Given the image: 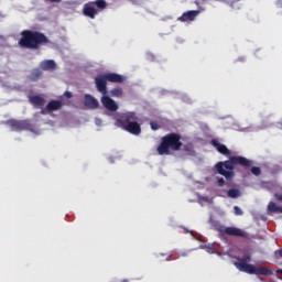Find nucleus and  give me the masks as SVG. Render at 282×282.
<instances>
[{
  "label": "nucleus",
  "instance_id": "30",
  "mask_svg": "<svg viewBox=\"0 0 282 282\" xmlns=\"http://www.w3.org/2000/svg\"><path fill=\"white\" fill-rule=\"evenodd\" d=\"M64 96H65L66 98H72L73 95H72V93H69V91H65V93H64Z\"/></svg>",
  "mask_w": 282,
  "mask_h": 282
},
{
  "label": "nucleus",
  "instance_id": "3",
  "mask_svg": "<svg viewBox=\"0 0 282 282\" xmlns=\"http://www.w3.org/2000/svg\"><path fill=\"white\" fill-rule=\"evenodd\" d=\"M115 127H118V129H122L132 135H140V133H142V123L135 111L119 113L115 121Z\"/></svg>",
  "mask_w": 282,
  "mask_h": 282
},
{
  "label": "nucleus",
  "instance_id": "34",
  "mask_svg": "<svg viewBox=\"0 0 282 282\" xmlns=\"http://www.w3.org/2000/svg\"><path fill=\"white\" fill-rule=\"evenodd\" d=\"M280 274L282 275V270H280Z\"/></svg>",
  "mask_w": 282,
  "mask_h": 282
},
{
  "label": "nucleus",
  "instance_id": "11",
  "mask_svg": "<svg viewBox=\"0 0 282 282\" xmlns=\"http://www.w3.org/2000/svg\"><path fill=\"white\" fill-rule=\"evenodd\" d=\"M9 124L12 131H25L30 127L28 120H10Z\"/></svg>",
  "mask_w": 282,
  "mask_h": 282
},
{
  "label": "nucleus",
  "instance_id": "31",
  "mask_svg": "<svg viewBox=\"0 0 282 282\" xmlns=\"http://www.w3.org/2000/svg\"><path fill=\"white\" fill-rule=\"evenodd\" d=\"M45 1H50V3H61V1L63 0H45Z\"/></svg>",
  "mask_w": 282,
  "mask_h": 282
},
{
  "label": "nucleus",
  "instance_id": "28",
  "mask_svg": "<svg viewBox=\"0 0 282 282\" xmlns=\"http://www.w3.org/2000/svg\"><path fill=\"white\" fill-rule=\"evenodd\" d=\"M226 181L224 178H218V186H225Z\"/></svg>",
  "mask_w": 282,
  "mask_h": 282
},
{
  "label": "nucleus",
  "instance_id": "17",
  "mask_svg": "<svg viewBox=\"0 0 282 282\" xmlns=\"http://www.w3.org/2000/svg\"><path fill=\"white\" fill-rule=\"evenodd\" d=\"M43 76V72L40 68H34L30 74V80L36 83V80L41 79Z\"/></svg>",
  "mask_w": 282,
  "mask_h": 282
},
{
  "label": "nucleus",
  "instance_id": "12",
  "mask_svg": "<svg viewBox=\"0 0 282 282\" xmlns=\"http://www.w3.org/2000/svg\"><path fill=\"white\" fill-rule=\"evenodd\" d=\"M63 108V101L61 100H51L44 109L41 110V113L45 116L47 111H58Z\"/></svg>",
  "mask_w": 282,
  "mask_h": 282
},
{
  "label": "nucleus",
  "instance_id": "18",
  "mask_svg": "<svg viewBox=\"0 0 282 282\" xmlns=\"http://www.w3.org/2000/svg\"><path fill=\"white\" fill-rule=\"evenodd\" d=\"M181 149H182V151H184L188 155H193V153H195V147L191 142H187L185 144L182 143V148Z\"/></svg>",
  "mask_w": 282,
  "mask_h": 282
},
{
  "label": "nucleus",
  "instance_id": "1",
  "mask_svg": "<svg viewBox=\"0 0 282 282\" xmlns=\"http://www.w3.org/2000/svg\"><path fill=\"white\" fill-rule=\"evenodd\" d=\"M254 162L247 159L246 156H229V160L225 162H217L215 164V170L218 175H223L226 180H232L235 177V166H242V169H250Z\"/></svg>",
  "mask_w": 282,
  "mask_h": 282
},
{
  "label": "nucleus",
  "instance_id": "9",
  "mask_svg": "<svg viewBox=\"0 0 282 282\" xmlns=\"http://www.w3.org/2000/svg\"><path fill=\"white\" fill-rule=\"evenodd\" d=\"M199 17V10H191L184 12L180 18H177V21H181V23H192V21H195Z\"/></svg>",
  "mask_w": 282,
  "mask_h": 282
},
{
  "label": "nucleus",
  "instance_id": "33",
  "mask_svg": "<svg viewBox=\"0 0 282 282\" xmlns=\"http://www.w3.org/2000/svg\"><path fill=\"white\" fill-rule=\"evenodd\" d=\"M121 282H129V280H122Z\"/></svg>",
  "mask_w": 282,
  "mask_h": 282
},
{
  "label": "nucleus",
  "instance_id": "19",
  "mask_svg": "<svg viewBox=\"0 0 282 282\" xmlns=\"http://www.w3.org/2000/svg\"><path fill=\"white\" fill-rule=\"evenodd\" d=\"M268 210H269V213H282V206L279 207V206H276V203L270 202L268 204Z\"/></svg>",
  "mask_w": 282,
  "mask_h": 282
},
{
  "label": "nucleus",
  "instance_id": "13",
  "mask_svg": "<svg viewBox=\"0 0 282 282\" xmlns=\"http://www.w3.org/2000/svg\"><path fill=\"white\" fill-rule=\"evenodd\" d=\"M84 105L85 107H88V109H98V107H100V102H98V99L89 94H86L84 96Z\"/></svg>",
  "mask_w": 282,
  "mask_h": 282
},
{
  "label": "nucleus",
  "instance_id": "7",
  "mask_svg": "<svg viewBox=\"0 0 282 282\" xmlns=\"http://www.w3.org/2000/svg\"><path fill=\"white\" fill-rule=\"evenodd\" d=\"M107 8V1L95 0L84 4L83 14L88 17V19H96L98 10H105Z\"/></svg>",
  "mask_w": 282,
  "mask_h": 282
},
{
  "label": "nucleus",
  "instance_id": "14",
  "mask_svg": "<svg viewBox=\"0 0 282 282\" xmlns=\"http://www.w3.org/2000/svg\"><path fill=\"white\" fill-rule=\"evenodd\" d=\"M29 102L35 107V109H43L45 107V98L41 97V95H33L29 97Z\"/></svg>",
  "mask_w": 282,
  "mask_h": 282
},
{
  "label": "nucleus",
  "instance_id": "25",
  "mask_svg": "<svg viewBox=\"0 0 282 282\" xmlns=\"http://www.w3.org/2000/svg\"><path fill=\"white\" fill-rule=\"evenodd\" d=\"M234 213H235V215H236L237 217H240L241 215H243V210H241V209L239 208V206H235V207H234Z\"/></svg>",
  "mask_w": 282,
  "mask_h": 282
},
{
  "label": "nucleus",
  "instance_id": "6",
  "mask_svg": "<svg viewBox=\"0 0 282 282\" xmlns=\"http://www.w3.org/2000/svg\"><path fill=\"white\" fill-rule=\"evenodd\" d=\"M107 83H124V77L116 73H106L95 78V85L99 94L107 96Z\"/></svg>",
  "mask_w": 282,
  "mask_h": 282
},
{
  "label": "nucleus",
  "instance_id": "21",
  "mask_svg": "<svg viewBox=\"0 0 282 282\" xmlns=\"http://www.w3.org/2000/svg\"><path fill=\"white\" fill-rule=\"evenodd\" d=\"M228 197H230L231 199H237V197H239L241 195V192H239V189H235L231 188L227 192Z\"/></svg>",
  "mask_w": 282,
  "mask_h": 282
},
{
  "label": "nucleus",
  "instance_id": "15",
  "mask_svg": "<svg viewBox=\"0 0 282 282\" xmlns=\"http://www.w3.org/2000/svg\"><path fill=\"white\" fill-rule=\"evenodd\" d=\"M212 147L218 151V153H221V155H230V150L228 147L221 144L217 139L212 140Z\"/></svg>",
  "mask_w": 282,
  "mask_h": 282
},
{
  "label": "nucleus",
  "instance_id": "32",
  "mask_svg": "<svg viewBox=\"0 0 282 282\" xmlns=\"http://www.w3.org/2000/svg\"><path fill=\"white\" fill-rule=\"evenodd\" d=\"M216 1H220L221 3H226L228 6V3H230V0H216Z\"/></svg>",
  "mask_w": 282,
  "mask_h": 282
},
{
  "label": "nucleus",
  "instance_id": "29",
  "mask_svg": "<svg viewBox=\"0 0 282 282\" xmlns=\"http://www.w3.org/2000/svg\"><path fill=\"white\" fill-rule=\"evenodd\" d=\"M275 6H276V8H282V0H278V1L275 2Z\"/></svg>",
  "mask_w": 282,
  "mask_h": 282
},
{
  "label": "nucleus",
  "instance_id": "22",
  "mask_svg": "<svg viewBox=\"0 0 282 282\" xmlns=\"http://www.w3.org/2000/svg\"><path fill=\"white\" fill-rule=\"evenodd\" d=\"M110 95H111L113 98H120V96H122V88H120V87L112 88V89L110 90Z\"/></svg>",
  "mask_w": 282,
  "mask_h": 282
},
{
  "label": "nucleus",
  "instance_id": "2",
  "mask_svg": "<svg viewBox=\"0 0 282 282\" xmlns=\"http://www.w3.org/2000/svg\"><path fill=\"white\" fill-rule=\"evenodd\" d=\"M20 36L18 45L22 50H40L44 45H52L50 37L40 31L23 30Z\"/></svg>",
  "mask_w": 282,
  "mask_h": 282
},
{
  "label": "nucleus",
  "instance_id": "8",
  "mask_svg": "<svg viewBox=\"0 0 282 282\" xmlns=\"http://www.w3.org/2000/svg\"><path fill=\"white\" fill-rule=\"evenodd\" d=\"M221 235H227L228 237H242L247 239L248 232L237 228V227H225L224 229H219Z\"/></svg>",
  "mask_w": 282,
  "mask_h": 282
},
{
  "label": "nucleus",
  "instance_id": "4",
  "mask_svg": "<svg viewBox=\"0 0 282 282\" xmlns=\"http://www.w3.org/2000/svg\"><path fill=\"white\" fill-rule=\"evenodd\" d=\"M236 259L238 262H235L234 265L240 272L256 274L257 276H272V274H274L268 267L257 268L254 264H250L252 261V256H250V253H246L243 257H236Z\"/></svg>",
  "mask_w": 282,
  "mask_h": 282
},
{
  "label": "nucleus",
  "instance_id": "5",
  "mask_svg": "<svg viewBox=\"0 0 282 282\" xmlns=\"http://www.w3.org/2000/svg\"><path fill=\"white\" fill-rule=\"evenodd\" d=\"M182 134L171 132L161 138L156 148L159 155H171L173 151H182Z\"/></svg>",
  "mask_w": 282,
  "mask_h": 282
},
{
  "label": "nucleus",
  "instance_id": "10",
  "mask_svg": "<svg viewBox=\"0 0 282 282\" xmlns=\"http://www.w3.org/2000/svg\"><path fill=\"white\" fill-rule=\"evenodd\" d=\"M101 105H104L105 109L108 111H118V104L107 95H102Z\"/></svg>",
  "mask_w": 282,
  "mask_h": 282
},
{
  "label": "nucleus",
  "instance_id": "23",
  "mask_svg": "<svg viewBox=\"0 0 282 282\" xmlns=\"http://www.w3.org/2000/svg\"><path fill=\"white\" fill-rule=\"evenodd\" d=\"M251 173L252 175H256V177H259V175H261V167L259 166L251 167Z\"/></svg>",
  "mask_w": 282,
  "mask_h": 282
},
{
  "label": "nucleus",
  "instance_id": "16",
  "mask_svg": "<svg viewBox=\"0 0 282 282\" xmlns=\"http://www.w3.org/2000/svg\"><path fill=\"white\" fill-rule=\"evenodd\" d=\"M40 69L43 72H54L56 69V62L54 59H45L40 63Z\"/></svg>",
  "mask_w": 282,
  "mask_h": 282
},
{
  "label": "nucleus",
  "instance_id": "20",
  "mask_svg": "<svg viewBox=\"0 0 282 282\" xmlns=\"http://www.w3.org/2000/svg\"><path fill=\"white\" fill-rule=\"evenodd\" d=\"M241 0H229V3L227 6H229V8H231V10H241Z\"/></svg>",
  "mask_w": 282,
  "mask_h": 282
},
{
  "label": "nucleus",
  "instance_id": "27",
  "mask_svg": "<svg viewBox=\"0 0 282 282\" xmlns=\"http://www.w3.org/2000/svg\"><path fill=\"white\" fill-rule=\"evenodd\" d=\"M275 257H280V259H282V249L275 250Z\"/></svg>",
  "mask_w": 282,
  "mask_h": 282
},
{
  "label": "nucleus",
  "instance_id": "26",
  "mask_svg": "<svg viewBox=\"0 0 282 282\" xmlns=\"http://www.w3.org/2000/svg\"><path fill=\"white\" fill-rule=\"evenodd\" d=\"M274 197H275V199H276L278 202H282V194L275 193V194H274Z\"/></svg>",
  "mask_w": 282,
  "mask_h": 282
},
{
  "label": "nucleus",
  "instance_id": "24",
  "mask_svg": "<svg viewBox=\"0 0 282 282\" xmlns=\"http://www.w3.org/2000/svg\"><path fill=\"white\" fill-rule=\"evenodd\" d=\"M150 127H151L152 131L160 130V123H158V121H151Z\"/></svg>",
  "mask_w": 282,
  "mask_h": 282
}]
</instances>
